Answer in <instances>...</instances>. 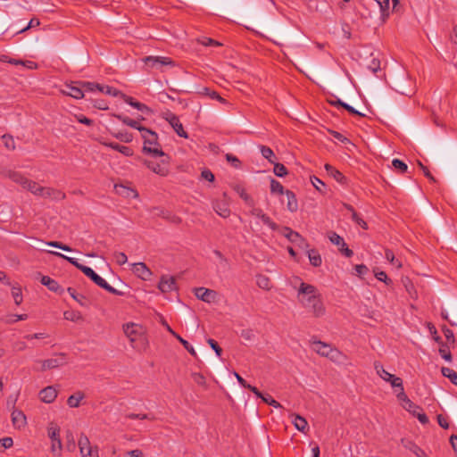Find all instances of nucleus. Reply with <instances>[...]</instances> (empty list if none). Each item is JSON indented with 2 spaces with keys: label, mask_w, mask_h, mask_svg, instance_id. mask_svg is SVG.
Listing matches in <instances>:
<instances>
[{
  "label": "nucleus",
  "mask_w": 457,
  "mask_h": 457,
  "mask_svg": "<svg viewBox=\"0 0 457 457\" xmlns=\"http://www.w3.org/2000/svg\"><path fill=\"white\" fill-rule=\"evenodd\" d=\"M256 284L260 288L264 290H270L271 287L270 279L267 276L262 274L256 276Z\"/></svg>",
  "instance_id": "34"
},
{
  "label": "nucleus",
  "mask_w": 457,
  "mask_h": 457,
  "mask_svg": "<svg viewBox=\"0 0 457 457\" xmlns=\"http://www.w3.org/2000/svg\"><path fill=\"white\" fill-rule=\"evenodd\" d=\"M270 192L271 194L283 195L285 194L286 190H284V187L280 182L272 179L270 180Z\"/></svg>",
  "instance_id": "41"
},
{
  "label": "nucleus",
  "mask_w": 457,
  "mask_h": 457,
  "mask_svg": "<svg viewBox=\"0 0 457 457\" xmlns=\"http://www.w3.org/2000/svg\"><path fill=\"white\" fill-rule=\"evenodd\" d=\"M260 151L262 155L267 159L270 162L274 164L273 171H287V169L284 164L276 162V157L273 151L265 145H260Z\"/></svg>",
  "instance_id": "12"
},
{
  "label": "nucleus",
  "mask_w": 457,
  "mask_h": 457,
  "mask_svg": "<svg viewBox=\"0 0 457 457\" xmlns=\"http://www.w3.org/2000/svg\"><path fill=\"white\" fill-rule=\"evenodd\" d=\"M162 118L165 119L170 125L173 128V129L176 131V133L182 137L187 138V133L184 130L183 125L179 120V117L176 116L174 113H172L170 111H166L162 113Z\"/></svg>",
  "instance_id": "9"
},
{
  "label": "nucleus",
  "mask_w": 457,
  "mask_h": 457,
  "mask_svg": "<svg viewBox=\"0 0 457 457\" xmlns=\"http://www.w3.org/2000/svg\"><path fill=\"white\" fill-rule=\"evenodd\" d=\"M67 291L68 293L70 294V295L76 301L78 302L81 306H87V301H86V297L83 295H79L76 293V290L72 287H68L67 288Z\"/></svg>",
  "instance_id": "39"
},
{
  "label": "nucleus",
  "mask_w": 457,
  "mask_h": 457,
  "mask_svg": "<svg viewBox=\"0 0 457 457\" xmlns=\"http://www.w3.org/2000/svg\"><path fill=\"white\" fill-rule=\"evenodd\" d=\"M61 93L64 96H71L75 99H81L84 97V93L81 87H76L72 84L65 85L62 89Z\"/></svg>",
  "instance_id": "17"
},
{
  "label": "nucleus",
  "mask_w": 457,
  "mask_h": 457,
  "mask_svg": "<svg viewBox=\"0 0 457 457\" xmlns=\"http://www.w3.org/2000/svg\"><path fill=\"white\" fill-rule=\"evenodd\" d=\"M104 89L102 92L106 95H110L112 96H120L121 98H122V95H124L122 92H120V90H118L114 87H111L109 86H104Z\"/></svg>",
  "instance_id": "55"
},
{
  "label": "nucleus",
  "mask_w": 457,
  "mask_h": 457,
  "mask_svg": "<svg viewBox=\"0 0 457 457\" xmlns=\"http://www.w3.org/2000/svg\"><path fill=\"white\" fill-rule=\"evenodd\" d=\"M292 417V423L295 428L303 433H306L309 428L307 420L303 417L297 414H294Z\"/></svg>",
  "instance_id": "26"
},
{
  "label": "nucleus",
  "mask_w": 457,
  "mask_h": 457,
  "mask_svg": "<svg viewBox=\"0 0 457 457\" xmlns=\"http://www.w3.org/2000/svg\"><path fill=\"white\" fill-rule=\"evenodd\" d=\"M122 329L130 345L137 352H145L148 347V339L145 328L137 323L129 322L122 326Z\"/></svg>",
  "instance_id": "2"
},
{
  "label": "nucleus",
  "mask_w": 457,
  "mask_h": 457,
  "mask_svg": "<svg viewBox=\"0 0 457 457\" xmlns=\"http://www.w3.org/2000/svg\"><path fill=\"white\" fill-rule=\"evenodd\" d=\"M439 353H440V355L442 356V358L445 359V361H452V354H451L449 349L445 345H443L439 349Z\"/></svg>",
  "instance_id": "63"
},
{
  "label": "nucleus",
  "mask_w": 457,
  "mask_h": 457,
  "mask_svg": "<svg viewBox=\"0 0 457 457\" xmlns=\"http://www.w3.org/2000/svg\"><path fill=\"white\" fill-rule=\"evenodd\" d=\"M60 427L56 423L50 422L48 424L47 436L52 441L50 450L58 457L61 456V452L62 449V444L60 438Z\"/></svg>",
  "instance_id": "6"
},
{
  "label": "nucleus",
  "mask_w": 457,
  "mask_h": 457,
  "mask_svg": "<svg viewBox=\"0 0 457 457\" xmlns=\"http://www.w3.org/2000/svg\"><path fill=\"white\" fill-rule=\"evenodd\" d=\"M111 146L113 148V149H116L118 150L119 152H120L121 154H123L124 155H130L132 154L130 148H129L128 146H125V145H120L118 144H111Z\"/></svg>",
  "instance_id": "59"
},
{
  "label": "nucleus",
  "mask_w": 457,
  "mask_h": 457,
  "mask_svg": "<svg viewBox=\"0 0 457 457\" xmlns=\"http://www.w3.org/2000/svg\"><path fill=\"white\" fill-rule=\"evenodd\" d=\"M2 141L4 143V147L9 150L12 151L15 149V142L14 138L11 135H4L2 136Z\"/></svg>",
  "instance_id": "44"
},
{
  "label": "nucleus",
  "mask_w": 457,
  "mask_h": 457,
  "mask_svg": "<svg viewBox=\"0 0 457 457\" xmlns=\"http://www.w3.org/2000/svg\"><path fill=\"white\" fill-rule=\"evenodd\" d=\"M375 277L380 280V281H383L384 283H386V285H390L392 284V279H390L386 273L384 272V271H378V272H376L375 273Z\"/></svg>",
  "instance_id": "62"
},
{
  "label": "nucleus",
  "mask_w": 457,
  "mask_h": 457,
  "mask_svg": "<svg viewBox=\"0 0 457 457\" xmlns=\"http://www.w3.org/2000/svg\"><path fill=\"white\" fill-rule=\"evenodd\" d=\"M265 403L274 407V408H281V404L276 401L275 399L272 398V396L269 394H266L262 395V397L261 398Z\"/></svg>",
  "instance_id": "49"
},
{
  "label": "nucleus",
  "mask_w": 457,
  "mask_h": 457,
  "mask_svg": "<svg viewBox=\"0 0 457 457\" xmlns=\"http://www.w3.org/2000/svg\"><path fill=\"white\" fill-rule=\"evenodd\" d=\"M133 272L140 278L147 280L150 278L152 272L144 262L133 264Z\"/></svg>",
  "instance_id": "20"
},
{
  "label": "nucleus",
  "mask_w": 457,
  "mask_h": 457,
  "mask_svg": "<svg viewBox=\"0 0 457 457\" xmlns=\"http://www.w3.org/2000/svg\"><path fill=\"white\" fill-rule=\"evenodd\" d=\"M41 370H52L62 366L67 363L66 354L60 353L56 358H51L41 361Z\"/></svg>",
  "instance_id": "11"
},
{
  "label": "nucleus",
  "mask_w": 457,
  "mask_h": 457,
  "mask_svg": "<svg viewBox=\"0 0 457 457\" xmlns=\"http://www.w3.org/2000/svg\"><path fill=\"white\" fill-rule=\"evenodd\" d=\"M114 117H116L117 119L121 120L124 124H126L131 128H134V129L139 130L140 132H141V129H145V127L140 126L137 120H134L127 116H123L120 114H114Z\"/></svg>",
  "instance_id": "32"
},
{
  "label": "nucleus",
  "mask_w": 457,
  "mask_h": 457,
  "mask_svg": "<svg viewBox=\"0 0 457 457\" xmlns=\"http://www.w3.org/2000/svg\"><path fill=\"white\" fill-rule=\"evenodd\" d=\"M114 189L116 194L124 197V198H137L138 193L136 189L130 187L128 185L124 184H115Z\"/></svg>",
  "instance_id": "15"
},
{
  "label": "nucleus",
  "mask_w": 457,
  "mask_h": 457,
  "mask_svg": "<svg viewBox=\"0 0 457 457\" xmlns=\"http://www.w3.org/2000/svg\"><path fill=\"white\" fill-rule=\"evenodd\" d=\"M66 438H67V445H66L67 450L70 452L74 451L76 448V444H75V440H74V436H73L72 433L69 431L66 435Z\"/></svg>",
  "instance_id": "54"
},
{
  "label": "nucleus",
  "mask_w": 457,
  "mask_h": 457,
  "mask_svg": "<svg viewBox=\"0 0 457 457\" xmlns=\"http://www.w3.org/2000/svg\"><path fill=\"white\" fill-rule=\"evenodd\" d=\"M313 350L320 355L323 357H327L328 355L329 350H331L332 346L327 343L321 341H313L312 342Z\"/></svg>",
  "instance_id": "25"
},
{
  "label": "nucleus",
  "mask_w": 457,
  "mask_h": 457,
  "mask_svg": "<svg viewBox=\"0 0 457 457\" xmlns=\"http://www.w3.org/2000/svg\"><path fill=\"white\" fill-rule=\"evenodd\" d=\"M57 397V390L54 386H46L39 392V398L46 403H53Z\"/></svg>",
  "instance_id": "18"
},
{
  "label": "nucleus",
  "mask_w": 457,
  "mask_h": 457,
  "mask_svg": "<svg viewBox=\"0 0 457 457\" xmlns=\"http://www.w3.org/2000/svg\"><path fill=\"white\" fill-rule=\"evenodd\" d=\"M212 207L215 212L220 217L227 218L230 215V210L228 204L223 201H214Z\"/></svg>",
  "instance_id": "22"
},
{
  "label": "nucleus",
  "mask_w": 457,
  "mask_h": 457,
  "mask_svg": "<svg viewBox=\"0 0 457 457\" xmlns=\"http://www.w3.org/2000/svg\"><path fill=\"white\" fill-rule=\"evenodd\" d=\"M307 254L310 260V262L314 267H320L322 263V259L320 254L316 249H310L307 251Z\"/></svg>",
  "instance_id": "31"
},
{
  "label": "nucleus",
  "mask_w": 457,
  "mask_h": 457,
  "mask_svg": "<svg viewBox=\"0 0 457 457\" xmlns=\"http://www.w3.org/2000/svg\"><path fill=\"white\" fill-rule=\"evenodd\" d=\"M176 338L183 345L191 355L196 357V353L194 347L187 340L183 339L179 335H176Z\"/></svg>",
  "instance_id": "51"
},
{
  "label": "nucleus",
  "mask_w": 457,
  "mask_h": 457,
  "mask_svg": "<svg viewBox=\"0 0 457 457\" xmlns=\"http://www.w3.org/2000/svg\"><path fill=\"white\" fill-rule=\"evenodd\" d=\"M51 254L58 256L60 258L67 260L70 263L74 265L77 269L81 270L87 277H88L94 283H96L101 288L105 289L107 292L115 295H121L122 293L112 286H110L103 278L97 275L90 267L85 266L79 263L75 258L66 256L59 252L49 251Z\"/></svg>",
  "instance_id": "3"
},
{
  "label": "nucleus",
  "mask_w": 457,
  "mask_h": 457,
  "mask_svg": "<svg viewBox=\"0 0 457 457\" xmlns=\"http://www.w3.org/2000/svg\"><path fill=\"white\" fill-rule=\"evenodd\" d=\"M226 160L231 163L232 168L240 169V161L235 155L227 154Z\"/></svg>",
  "instance_id": "56"
},
{
  "label": "nucleus",
  "mask_w": 457,
  "mask_h": 457,
  "mask_svg": "<svg viewBox=\"0 0 457 457\" xmlns=\"http://www.w3.org/2000/svg\"><path fill=\"white\" fill-rule=\"evenodd\" d=\"M329 132L338 141L345 143V144H348L349 145V147H347L348 150H351V147H354V145L353 143H351L350 140L348 138H346L345 136H343L341 133L334 131V130H330Z\"/></svg>",
  "instance_id": "46"
},
{
  "label": "nucleus",
  "mask_w": 457,
  "mask_h": 457,
  "mask_svg": "<svg viewBox=\"0 0 457 457\" xmlns=\"http://www.w3.org/2000/svg\"><path fill=\"white\" fill-rule=\"evenodd\" d=\"M85 394L82 391H77L67 399V404L71 408H77L79 406L80 402L84 399Z\"/></svg>",
  "instance_id": "28"
},
{
  "label": "nucleus",
  "mask_w": 457,
  "mask_h": 457,
  "mask_svg": "<svg viewBox=\"0 0 457 457\" xmlns=\"http://www.w3.org/2000/svg\"><path fill=\"white\" fill-rule=\"evenodd\" d=\"M385 257H386V259L388 262H391L393 265H395L397 269L402 268V266H403L402 262H401L399 260L395 259V254H394L393 251H391L390 249H386V250L385 251Z\"/></svg>",
  "instance_id": "43"
},
{
  "label": "nucleus",
  "mask_w": 457,
  "mask_h": 457,
  "mask_svg": "<svg viewBox=\"0 0 457 457\" xmlns=\"http://www.w3.org/2000/svg\"><path fill=\"white\" fill-rule=\"evenodd\" d=\"M287 208L290 212H295L298 210V202L295 195L291 190H286Z\"/></svg>",
  "instance_id": "24"
},
{
  "label": "nucleus",
  "mask_w": 457,
  "mask_h": 457,
  "mask_svg": "<svg viewBox=\"0 0 457 457\" xmlns=\"http://www.w3.org/2000/svg\"><path fill=\"white\" fill-rule=\"evenodd\" d=\"M153 210L156 211V215H158L160 217H162L164 219L170 220H171L172 222H175V223H179L180 222V219L179 217L172 216L168 211H165L163 209H160V208H157V207L153 208Z\"/></svg>",
  "instance_id": "35"
},
{
  "label": "nucleus",
  "mask_w": 457,
  "mask_h": 457,
  "mask_svg": "<svg viewBox=\"0 0 457 457\" xmlns=\"http://www.w3.org/2000/svg\"><path fill=\"white\" fill-rule=\"evenodd\" d=\"M48 245L50 246H53V247H56V248H59V249H62L63 251H66V252H71V248L66 245H63L62 243L59 242V241H50V242H47L46 243Z\"/></svg>",
  "instance_id": "60"
},
{
  "label": "nucleus",
  "mask_w": 457,
  "mask_h": 457,
  "mask_svg": "<svg viewBox=\"0 0 457 457\" xmlns=\"http://www.w3.org/2000/svg\"><path fill=\"white\" fill-rule=\"evenodd\" d=\"M192 378L198 386H201L204 388L207 387L206 379L203 374L195 372L192 374Z\"/></svg>",
  "instance_id": "50"
},
{
  "label": "nucleus",
  "mask_w": 457,
  "mask_h": 457,
  "mask_svg": "<svg viewBox=\"0 0 457 457\" xmlns=\"http://www.w3.org/2000/svg\"><path fill=\"white\" fill-rule=\"evenodd\" d=\"M368 69L372 72L376 73L380 70V61L378 58H371L370 63L368 64Z\"/></svg>",
  "instance_id": "53"
},
{
  "label": "nucleus",
  "mask_w": 457,
  "mask_h": 457,
  "mask_svg": "<svg viewBox=\"0 0 457 457\" xmlns=\"http://www.w3.org/2000/svg\"><path fill=\"white\" fill-rule=\"evenodd\" d=\"M9 178L15 183L21 185L23 188L28 189L29 191L35 195L51 197L53 196L54 198L58 197L57 195H55V191L54 189L50 187H41L37 182L28 179L26 177L23 176L22 173H9ZM56 194L58 195H61L60 192H56ZM63 197L64 195L62 194V198Z\"/></svg>",
  "instance_id": "4"
},
{
  "label": "nucleus",
  "mask_w": 457,
  "mask_h": 457,
  "mask_svg": "<svg viewBox=\"0 0 457 457\" xmlns=\"http://www.w3.org/2000/svg\"><path fill=\"white\" fill-rule=\"evenodd\" d=\"M78 445L79 448V452L82 456H91L92 455V448L90 445V441L88 437L81 433L78 441Z\"/></svg>",
  "instance_id": "19"
},
{
  "label": "nucleus",
  "mask_w": 457,
  "mask_h": 457,
  "mask_svg": "<svg viewBox=\"0 0 457 457\" xmlns=\"http://www.w3.org/2000/svg\"><path fill=\"white\" fill-rule=\"evenodd\" d=\"M195 295L198 299L205 303H212L215 300L217 293L212 289L197 287L195 289Z\"/></svg>",
  "instance_id": "16"
},
{
  "label": "nucleus",
  "mask_w": 457,
  "mask_h": 457,
  "mask_svg": "<svg viewBox=\"0 0 457 457\" xmlns=\"http://www.w3.org/2000/svg\"><path fill=\"white\" fill-rule=\"evenodd\" d=\"M63 318L73 322L82 320L83 319L82 314L77 311H65L63 312Z\"/></svg>",
  "instance_id": "37"
},
{
  "label": "nucleus",
  "mask_w": 457,
  "mask_h": 457,
  "mask_svg": "<svg viewBox=\"0 0 457 457\" xmlns=\"http://www.w3.org/2000/svg\"><path fill=\"white\" fill-rule=\"evenodd\" d=\"M345 208L349 211L352 214V220L357 223L359 226H361L362 228L367 229L368 226L367 223L357 214V212L354 211L352 205L345 204Z\"/></svg>",
  "instance_id": "30"
},
{
  "label": "nucleus",
  "mask_w": 457,
  "mask_h": 457,
  "mask_svg": "<svg viewBox=\"0 0 457 457\" xmlns=\"http://www.w3.org/2000/svg\"><path fill=\"white\" fill-rule=\"evenodd\" d=\"M327 358H329L334 362L340 363L344 361V359H345V355H344L337 348L332 347L331 350H329V353H328V355L327 356Z\"/></svg>",
  "instance_id": "36"
},
{
  "label": "nucleus",
  "mask_w": 457,
  "mask_h": 457,
  "mask_svg": "<svg viewBox=\"0 0 457 457\" xmlns=\"http://www.w3.org/2000/svg\"><path fill=\"white\" fill-rule=\"evenodd\" d=\"M297 299L313 317L320 318L325 315L326 307L321 295L313 285L302 282L297 291Z\"/></svg>",
  "instance_id": "1"
},
{
  "label": "nucleus",
  "mask_w": 457,
  "mask_h": 457,
  "mask_svg": "<svg viewBox=\"0 0 457 457\" xmlns=\"http://www.w3.org/2000/svg\"><path fill=\"white\" fill-rule=\"evenodd\" d=\"M328 237L329 241L332 244L345 247L344 238L342 237H340L338 234H337L336 232H334V231L328 232Z\"/></svg>",
  "instance_id": "42"
},
{
  "label": "nucleus",
  "mask_w": 457,
  "mask_h": 457,
  "mask_svg": "<svg viewBox=\"0 0 457 457\" xmlns=\"http://www.w3.org/2000/svg\"><path fill=\"white\" fill-rule=\"evenodd\" d=\"M40 282L42 285L47 287V288L53 292L59 294H62L63 292V288L58 284V282L48 276H42Z\"/></svg>",
  "instance_id": "21"
},
{
  "label": "nucleus",
  "mask_w": 457,
  "mask_h": 457,
  "mask_svg": "<svg viewBox=\"0 0 457 457\" xmlns=\"http://www.w3.org/2000/svg\"><path fill=\"white\" fill-rule=\"evenodd\" d=\"M12 295L16 305H20L22 303L23 297L21 294V288L20 286H12Z\"/></svg>",
  "instance_id": "40"
},
{
  "label": "nucleus",
  "mask_w": 457,
  "mask_h": 457,
  "mask_svg": "<svg viewBox=\"0 0 457 457\" xmlns=\"http://www.w3.org/2000/svg\"><path fill=\"white\" fill-rule=\"evenodd\" d=\"M380 8L382 16L385 19L388 16L389 0H375Z\"/></svg>",
  "instance_id": "47"
},
{
  "label": "nucleus",
  "mask_w": 457,
  "mask_h": 457,
  "mask_svg": "<svg viewBox=\"0 0 457 457\" xmlns=\"http://www.w3.org/2000/svg\"><path fill=\"white\" fill-rule=\"evenodd\" d=\"M233 188L246 205L249 207H253L254 205V200L246 193L245 189L241 185H235Z\"/></svg>",
  "instance_id": "23"
},
{
  "label": "nucleus",
  "mask_w": 457,
  "mask_h": 457,
  "mask_svg": "<svg viewBox=\"0 0 457 457\" xmlns=\"http://www.w3.org/2000/svg\"><path fill=\"white\" fill-rule=\"evenodd\" d=\"M81 88L82 90H86V91H94L95 89H98L99 91H104V86H101L97 83H94V82H83L81 84Z\"/></svg>",
  "instance_id": "45"
},
{
  "label": "nucleus",
  "mask_w": 457,
  "mask_h": 457,
  "mask_svg": "<svg viewBox=\"0 0 457 457\" xmlns=\"http://www.w3.org/2000/svg\"><path fill=\"white\" fill-rule=\"evenodd\" d=\"M144 138V150L154 155L163 156V153L157 147V134L148 129H141Z\"/></svg>",
  "instance_id": "5"
},
{
  "label": "nucleus",
  "mask_w": 457,
  "mask_h": 457,
  "mask_svg": "<svg viewBox=\"0 0 457 457\" xmlns=\"http://www.w3.org/2000/svg\"><path fill=\"white\" fill-rule=\"evenodd\" d=\"M143 62L152 68L160 70L162 66H174V62L170 58L165 56H146L143 59Z\"/></svg>",
  "instance_id": "10"
},
{
  "label": "nucleus",
  "mask_w": 457,
  "mask_h": 457,
  "mask_svg": "<svg viewBox=\"0 0 457 457\" xmlns=\"http://www.w3.org/2000/svg\"><path fill=\"white\" fill-rule=\"evenodd\" d=\"M441 372L444 377L448 378L453 384L457 386V372L453 369L443 367Z\"/></svg>",
  "instance_id": "38"
},
{
  "label": "nucleus",
  "mask_w": 457,
  "mask_h": 457,
  "mask_svg": "<svg viewBox=\"0 0 457 457\" xmlns=\"http://www.w3.org/2000/svg\"><path fill=\"white\" fill-rule=\"evenodd\" d=\"M122 99L127 103L129 104L130 106L139 110V111H142V112H148L149 111V108L144 104H141L139 102H137V101H134L132 97L130 96H128L126 95H122Z\"/></svg>",
  "instance_id": "33"
},
{
  "label": "nucleus",
  "mask_w": 457,
  "mask_h": 457,
  "mask_svg": "<svg viewBox=\"0 0 457 457\" xmlns=\"http://www.w3.org/2000/svg\"><path fill=\"white\" fill-rule=\"evenodd\" d=\"M207 343L215 351L216 354L220 357L221 355L222 349H221V347H220L218 343L214 339H212V338H209L207 340Z\"/></svg>",
  "instance_id": "64"
},
{
  "label": "nucleus",
  "mask_w": 457,
  "mask_h": 457,
  "mask_svg": "<svg viewBox=\"0 0 457 457\" xmlns=\"http://www.w3.org/2000/svg\"><path fill=\"white\" fill-rule=\"evenodd\" d=\"M198 94L199 95H203V96H206L212 99H215L217 101H219L220 103L221 104H226V100L221 97L216 91L214 90H211L210 88L208 87H202L199 91H198Z\"/></svg>",
  "instance_id": "29"
},
{
  "label": "nucleus",
  "mask_w": 457,
  "mask_h": 457,
  "mask_svg": "<svg viewBox=\"0 0 457 457\" xmlns=\"http://www.w3.org/2000/svg\"><path fill=\"white\" fill-rule=\"evenodd\" d=\"M280 233L291 243L295 244L297 246L302 248H307L309 246L305 238H303L298 232L293 230L289 227H283L280 229Z\"/></svg>",
  "instance_id": "8"
},
{
  "label": "nucleus",
  "mask_w": 457,
  "mask_h": 457,
  "mask_svg": "<svg viewBox=\"0 0 457 457\" xmlns=\"http://www.w3.org/2000/svg\"><path fill=\"white\" fill-rule=\"evenodd\" d=\"M332 104H339L341 105L342 107H344L346 111H348L350 113L352 114H355V115H359V116H361V117H364L365 114L358 112L357 110H355L353 106L345 104V103H343L342 101L340 100H337V102H332Z\"/></svg>",
  "instance_id": "48"
},
{
  "label": "nucleus",
  "mask_w": 457,
  "mask_h": 457,
  "mask_svg": "<svg viewBox=\"0 0 457 457\" xmlns=\"http://www.w3.org/2000/svg\"><path fill=\"white\" fill-rule=\"evenodd\" d=\"M403 407L416 416L420 423L427 424L428 422V418L426 413L422 412L421 409L411 400L407 402L406 404H403Z\"/></svg>",
  "instance_id": "14"
},
{
  "label": "nucleus",
  "mask_w": 457,
  "mask_h": 457,
  "mask_svg": "<svg viewBox=\"0 0 457 457\" xmlns=\"http://www.w3.org/2000/svg\"><path fill=\"white\" fill-rule=\"evenodd\" d=\"M158 288L162 293H169L177 289L176 279L173 276L162 275L158 284Z\"/></svg>",
  "instance_id": "13"
},
{
  "label": "nucleus",
  "mask_w": 457,
  "mask_h": 457,
  "mask_svg": "<svg viewBox=\"0 0 457 457\" xmlns=\"http://www.w3.org/2000/svg\"><path fill=\"white\" fill-rule=\"evenodd\" d=\"M392 166L395 169L400 170L402 171H405L408 169L407 164L399 159H394L392 161Z\"/></svg>",
  "instance_id": "61"
},
{
  "label": "nucleus",
  "mask_w": 457,
  "mask_h": 457,
  "mask_svg": "<svg viewBox=\"0 0 457 457\" xmlns=\"http://www.w3.org/2000/svg\"><path fill=\"white\" fill-rule=\"evenodd\" d=\"M261 220L265 225L270 227L272 230H277L278 228V226L274 221H272L271 219L265 213L263 216H262Z\"/></svg>",
  "instance_id": "57"
},
{
  "label": "nucleus",
  "mask_w": 457,
  "mask_h": 457,
  "mask_svg": "<svg viewBox=\"0 0 457 457\" xmlns=\"http://www.w3.org/2000/svg\"><path fill=\"white\" fill-rule=\"evenodd\" d=\"M12 421L14 427H24L26 425V416L21 411L13 410L12 412Z\"/></svg>",
  "instance_id": "27"
},
{
  "label": "nucleus",
  "mask_w": 457,
  "mask_h": 457,
  "mask_svg": "<svg viewBox=\"0 0 457 457\" xmlns=\"http://www.w3.org/2000/svg\"><path fill=\"white\" fill-rule=\"evenodd\" d=\"M113 257L117 264L123 265L128 262L127 255L122 252H115Z\"/></svg>",
  "instance_id": "52"
},
{
  "label": "nucleus",
  "mask_w": 457,
  "mask_h": 457,
  "mask_svg": "<svg viewBox=\"0 0 457 457\" xmlns=\"http://www.w3.org/2000/svg\"><path fill=\"white\" fill-rule=\"evenodd\" d=\"M395 387L400 389L399 393L396 395L398 400L402 402V405L403 404H406L407 402L410 401V399L408 398V396L404 393L403 385L402 384V386H395Z\"/></svg>",
  "instance_id": "58"
},
{
  "label": "nucleus",
  "mask_w": 457,
  "mask_h": 457,
  "mask_svg": "<svg viewBox=\"0 0 457 457\" xmlns=\"http://www.w3.org/2000/svg\"><path fill=\"white\" fill-rule=\"evenodd\" d=\"M377 374L385 381L389 382L393 387L402 386V378L386 371L379 361L374 362Z\"/></svg>",
  "instance_id": "7"
}]
</instances>
